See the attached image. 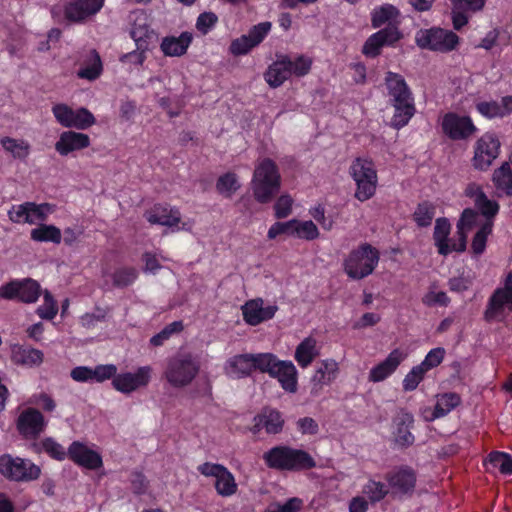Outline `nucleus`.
I'll return each instance as SVG.
<instances>
[{
	"mask_svg": "<svg viewBox=\"0 0 512 512\" xmlns=\"http://www.w3.org/2000/svg\"><path fill=\"white\" fill-rule=\"evenodd\" d=\"M226 371L232 378L249 376L254 371L252 354H240L230 358L226 364Z\"/></svg>",
	"mask_w": 512,
	"mask_h": 512,
	"instance_id": "obj_32",
	"label": "nucleus"
},
{
	"mask_svg": "<svg viewBox=\"0 0 512 512\" xmlns=\"http://www.w3.org/2000/svg\"><path fill=\"white\" fill-rule=\"evenodd\" d=\"M137 275L138 273L134 268H119L113 273L114 285L126 287L135 281Z\"/></svg>",
	"mask_w": 512,
	"mask_h": 512,
	"instance_id": "obj_54",
	"label": "nucleus"
},
{
	"mask_svg": "<svg viewBox=\"0 0 512 512\" xmlns=\"http://www.w3.org/2000/svg\"><path fill=\"white\" fill-rule=\"evenodd\" d=\"M293 199L289 194L281 195L274 204L275 217L286 218L292 213Z\"/></svg>",
	"mask_w": 512,
	"mask_h": 512,
	"instance_id": "obj_56",
	"label": "nucleus"
},
{
	"mask_svg": "<svg viewBox=\"0 0 512 512\" xmlns=\"http://www.w3.org/2000/svg\"><path fill=\"white\" fill-rule=\"evenodd\" d=\"M338 371V364L334 360L322 361L319 368L315 371L311 379L312 387L311 393L319 395L324 385L330 384L336 377Z\"/></svg>",
	"mask_w": 512,
	"mask_h": 512,
	"instance_id": "obj_31",
	"label": "nucleus"
},
{
	"mask_svg": "<svg viewBox=\"0 0 512 512\" xmlns=\"http://www.w3.org/2000/svg\"><path fill=\"white\" fill-rule=\"evenodd\" d=\"M102 69V62L98 52L91 50L87 65L77 72V76L81 79L93 81L100 76Z\"/></svg>",
	"mask_w": 512,
	"mask_h": 512,
	"instance_id": "obj_41",
	"label": "nucleus"
},
{
	"mask_svg": "<svg viewBox=\"0 0 512 512\" xmlns=\"http://www.w3.org/2000/svg\"><path fill=\"white\" fill-rule=\"evenodd\" d=\"M89 145L90 138L87 134L69 130L60 134L59 139L55 143V150L61 156H67L74 151L85 149Z\"/></svg>",
	"mask_w": 512,
	"mask_h": 512,
	"instance_id": "obj_24",
	"label": "nucleus"
},
{
	"mask_svg": "<svg viewBox=\"0 0 512 512\" xmlns=\"http://www.w3.org/2000/svg\"><path fill=\"white\" fill-rule=\"evenodd\" d=\"M105 0H72L64 7L65 18L74 23L85 21L97 14Z\"/></svg>",
	"mask_w": 512,
	"mask_h": 512,
	"instance_id": "obj_17",
	"label": "nucleus"
},
{
	"mask_svg": "<svg viewBox=\"0 0 512 512\" xmlns=\"http://www.w3.org/2000/svg\"><path fill=\"white\" fill-rule=\"evenodd\" d=\"M255 46L252 45L251 40L246 35H242L241 37L233 40L230 45V52L235 55H245Z\"/></svg>",
	"mask_w": 512,
	"mask_h": 512,
	"instance_id": "obj_62",
	"label": "nucleus"
},
{
	"mask_svg": "<svg viewBox=\"0 0 512 512\" xmlns=\"http://www.w3.org/2000/svg\"><path fill=\"white\" fill-rule=\"evenodd\" d=\"M442 130L452 140H465L471 137L477 128L469 116L449 112L443 116Z\"/></svg>",
	"mask_w": 512,
	"mask_h": 512,
	"instance_id": "obj_13",
	"label": "nucleus"
},
{
	"mask_svg": "<svg viewBox=\"0 0 512 512\" xmlns=\"http://www.w3.org/2000/svg\"><path fill=\"white\" fill-rule=\"evenodd\" d=\"M68 456L77 465L90 470H95L102 466L101 456L78 441L70 445L68 448Z\"/></svg>",
	"mask_w": 512,
	"mask_h": 512,
	"instance_id": "obj_23",
	"label": "nucleus"
},
{
	"mask_svg": "<svg viewBox=\"0 0 512 512\" xmlns=\"http://www.w3.org/2000/svg\"><path fill=\"white\" fill-rule=\"evenodd\" d=\"M414 424V417L411 413L400 411L393 419V435L397 444L408 447L414 441V435L411 433V428Z\"/></svg>",
	"mask_w": 512,
	"mask_h": 512,
	"instance_id": "obj_25",
	"label": "nucleus"
},
{
	"mask_svg": "<svg viewBox=\"0 0 512 512\" xmlns=\"http://www.w3.org/2000/svg\"><path fill=\"white\" fill-rule=\"evenodd\" d=\"M415 40L420 48L441 53L450 52L459 44L457 34L442 28L420 30L416 34Z\"/></svg>",
	"mask_w": 512,
	"mask_h": 512,
	"instance_id": "obj_7",
	"label": "nucleus"
},
{
	"mask_svg": "<svg viewBox=\"0 0 512 512\" xmlns=\"http://www.w3.org/2000/svg\"><path fill=\"white\" fill-rule=\"evenodd\" d=\"M239 188L240 184L238 183L237 176L234 173H226L220 176L216 183L217 191L228 198H230Z\"/></svg>",
	"mask_w": 512,
	"mask_h": 512,
	"instance_id": "obj_44",
	"label": "nucleus"
},
{
	"mask_svg": "<svg viewBox=\"0 0 512 512\" xmlns=\"http://www.w3.org/2000/svg\"><path fill=\"white\" fill-rule=\"evenodd\" d=\"M460 396L456 393H445L438 396L436 405L430 416H426V421L431 422L437 418L444 417L451 410L460 404Z\"/></svg>",
	"mask_w": 512,
	"mask_h": 512,
	"instance_id": "obj_35",
	"label": "nucleus"
},
{
	"mask_svg": "<svg viewBox=\"0 0 512 512\" xmlns=\"http://www.w3.org/2000/svg\"><path fill=\"white\" fill-rule=\"evenodd\" d=\"M218 17L213 12L201 13L196 21V28L202 33L207 34L217 23Z\"/></svg>",
	"mask_w": 512,
	"mask_h": 512,
	"instance_id": "obj_60",
	"label": "nucleus"
},
{
	"mask_svg": "<svg viewBox=\"0 0 512 512\" xmlns=\"http://www.w3.org/2000/svg\"><path fill=\"white\" fill-rule=\"evenodd\" d=\"M291 58L287 55H277V60L273 62L264 74L268 85L272 88L281 86L290 76Z\"/></svg>",
	"mask_w": 512,
	"mask_h": 512,
	"instance_id": "obj_26",
	"label": "nucleus"
},
{
	"mask_svg": "<svg viewBox=\"0 0 512 512\" xmlns=\"http://www.w3.org/2000/svg\"><path fill=\"white\" fill-rule=\"evenodd\" d=\"M476 109L481 115H483L486 118H489V119L496 118V117L502 118L500 108H499V103L496 101L479 102L476 104Z\"/></svg>",
	"mask_w": 512,
	"mask_h": 512,
	"instance_id": "obj_63",
	"label": "nucleus"
},
{
	"mask_svg": "<svg viewBox=\"0 0 512 512\" xmlns=\"http://www.w3.org/2000/svg\"><path fill=\"white\" fill-rule=\"evenodd\" d=\"M379 258H347L345 271L353 279H361L371 274Z\"/></svg>",
	"mask_w": 512,
	"mask_h": 512,
	"instance_id": "obj_33",
	"label": "nucleus"
},
{
	"mask_svg": "<svg viewBox=\"0 0 512 512\" xmlns=\"http://www.w3.org/2000/svg\"><path fill=\"white\" fill-rule=\"evenodd\" d=\"M28 215L25 218V223L36 224L38 222H44L49 214L55 211V205L50 203L37 204L35 202H29Z\"/></svg>",
	"mask_w": 512,
	"mask_h": 512,
	"instance_id": "obj_40",
	"label": "nucleus"
},
{
	"mask_svg": "<svg viewBox=\"0 0 512 512\" xmlns=\"http://www.w3.org/2000/svg\"><path fill=\"white\" fill-rule=\"evenodd\" d=\"M385 83L395 109L391 125L396 129H400L409 122L415 113L412 93L405 79L400 74L387 72Z\"/></svg>",
	"mask_w": 512,
	"mask_h": 512,
	"instance_id": "obj_1",
	"label": "nucleus"
},
{
	"mask_svg": "<svg viewBox=\"0 0 512 512\" xmlns=\"http://www.w3.org/2000/svg\"><path fill=\"white\" fill-rule=\"evenodd\" d=\"M283 426L282 414L276 409L266 407L253 418V426L250 431L254 435L259 434L262 429L268 434H278L282 431Z\"/></svg>",
	"mask_w": 512,
	"mask_h": 512,
	"instance_id": "obj_18",
	"label": "nucleus"
},
{
	"mask_svg": "<svg viewBox=\"0 0 512 512\" xmlns=\"http://www.w3.org/2000/svg\"><path fill=\"white\" fill-rule=\"evenodd\" d=\"M130 19L132 24L130 35L136 47L149 50L150 45L156 40V33L150 28L147 14L142 10H136L130 14Z\"/></svg>",
	"mask_w": 512,
	"mask_h": 512,
	"instance_id": "obj_14",
	"label": "nucleus"
},
{
	"mask_svg": "<svg viewBox=\"0 0 512 512\" xmlns=\"http://www.w3.org/2000/svg\"><path fill=\"white\" fill-rule=\"evenodd\" d=\"M435 214V204L430 201H422L417 204L412 217L419 228H426L432 224Z\"/></svg>",
	"mask_w": 512,
	"mask_h": 512,
	"instance_id": "obj_36",
	"label": "nucleus"
},
{
	"mask_svg": "<svg viewBox=\"0 0 512 512\" xmlns=\"http://www.w3.org/2000/svg\"><path fill=\"white\" fill-rule=\"evenodd\" d=\"M406 356L402 350L394 349L384 361L370 370L369 380L372 382L385 380L397 369Z\"/></svg>",
	"mask_w": 512,
	"mask_h": 512,
	"instance_id": "obj_27",
	"label": "nucleus"
},
{
	"mask_svg": "<svg viewBox=\"0 0 512 512\" xmlns=\"http://www.w3.org/2000/svg\"><path fill=\"white\" fill-rule=\"evenodd\" d=\"M393 494H411L416 484V474L413 469L403 466L388 473L385 477Z\"/></svg>",
	"mask_w": 512,
	"mask_h": 512,
	"instance_id": "obj_20",
	"label": "nucleus"
},
{
	"mask_svg": "<svg viewBox=\"0 0 512 512\" xmlns=\"http://www.w3.org/2000/svg\"><path fill=\"white\" fill-rule=\"evenodd\" d=\"M215 488L218 494L224 497L231 496L236 492L237 484L234 476L227 468L216 478Z\"/></svg>",
	"mask_w": 512,
	"mask_h": 512,
	"instance_id": "obj_43",
	"label": "nucleus"
},
{
	"mask_svg": "<svg viewBox=\"0 0 512 512\" xmlns=\"http://www.w3.org/2000/svg\"><path fill=\"white\" fill-rule=\"evenodd\" d=\"M183 329L181 321H174L163 328L158 334L150 339V343L154 346H161L168 340L174 333L180 332Z\"/></svg>",
	"mask_w": 512,
	"mask_h": 512,
	"instance_id": "obj_52",
	"label": "nucleus"
},
{
	"mask_svg": "<svg viewBox=\"0 0 512 512\" xmlns=\"http://www.w3.org/2000/svg\"><path fill=\"white\" fill-rule=\"evenodd\" d=\"M31 239L37 242H52L59 244L62 240L61 230L54 225L41 223L38 227L32 229Z\"/></svg>",
	"mask_w": 512,
	"mask_h": 512,
	"instance_id": "obj_37",
	"label": "nucleus"
},
{
	"mask_svg": "<svg viewBox=\"0 0 512 512\" xmlns=\"http://www.w3.org/2000/svg\"><path fill=\"white\" fill-rule=\"evenodd\" d=\"M262 299H254L246 302L242 307L244 320L252 326H256L274 317L277 306L269 305L264 307Z\"/></svg>",
	"mask_w": 512,
	"mask_h": 512,
	"instance_id": "obj_22",
	"label": "nucleus"
},
{
	"mask_svg": "<svg viewBox=\"0 0 512 512\" xmlns=\"http://www.w3.org/2000/svg\"><path fill=\"white\" fill-rule=\"evenodd\" d=\"M40 285L37 281L27 278L14 280L0 287V296L5 299H18L25 303L36 302L40 296Z\"/></svg>",
	"mask_w": 512,
	"mask_h": 512,
	"instance_id": "obj_11",
	"label": "nucleus"
},
{
	"mask_svg": "<svg viewBox=\"0 0 512 512\" xmlns=\"http://www.w3.org/2000/svg\"><path fill=\"white\" fill-rule=\"evenodd\" d=\"M492 232V222L487 221L473 237L471 248L474 254H482L486 247L487 237Z\"/></svg>",
	"mask_w": 512,
	"mask_h": 512,
	"instance_id": "obj_48",
	"label": "nucleus"
},
{
	"mask_svg": "<svg viewBox=\"0 0 512 512\" xmlns=\"http://www.w3.org/2000/svg\"><path fill=\"white\" fill-rule=\"evenodd\" d=\"M42 447L46 453L56 460H63L68 454L62 445L58 444L51 438L45 439L42 442Z\"/></svg>",
	"mask_w": 512,
	"mask_h": 512,
	"instance_id": "obj_61",
	"label": "nucleus"
},
{
	"mask_svg": "<svg viewBox=\"0 0 512 512\" xmlns=\"http://www.w3.org/2000/svg\"><path fill=\"white\" fill-rule=\"evenodd\" d=\"M296 228V237L298 238L313 240L318 237V228L311 220L304 222L298 221Z\"/></svg>",
	"mask_w": 512,
	"mask_h": 512,
	"instance_id": "obj_58",
	"label": "nucleus"
},
{
	"mask_svg": "<svg viewBox=\"0 0 512 512\" xmlns=\"http://www.w3.org/2000/svg\"><path fill=\"white\" fill-rule=\"evenodd\" d=\"M252 358L254 370H259L260 372L268 373L269 375H271L279 361V359L272 353L252 354Z\"/></svg>",
	"mask_w": 512,
	"mask_h": 512,
	"instance_id": "obj_45",
	"label": "nucleus"
},
{
	"mask_svg": "<svg viewBox=\"0 0 512 512\" xmlns=\"http://www.w3.org/2000/svg\"><path fill=\"white\" fill-rule=\"evenodd\" d=\"M318 355L317 341L311 336L305 338L295 350V359L303 368L308 367Z\"/></svg>",
	"mask_w": 512,
	"mask_h": 512,
	"instance_id": "obj_34",
	"label": "nucleus"
},
{
	"mask_svg": "<svg viewBox=\"0 0 512 512\" xmlns=\"http://www.w3.org/2000/svg\"><path fill=\"white\" fill-rule=\"evenodd\" d=\"M52 112L58 123L66 128L85 130L96 123L94 115L84 107L73 110L66 104H57Z\"/></svg>",
	"mask_w": 512,
	"mask_h": 512,
	"instance_id": "obj_9",
	"label": "nucleus"
},
{
	"mask_svg": "<svg viewBox=\"0 0 512 512\" xmlns=\"http://www.w3.org/2000/svg\"><path fill=\"white\" fill-rule=\"evenodd\" d=\"M489 462L501 473L512 474V457L503 452H493L489 455Z\"/></svg>",
	"mask_w": 512,
	"mask_h": 512,
	"instance_id": "obj_51",
	"label": "nucleus"
},
{
	"mask_svg": "<svg viewBox=\"0 0 512 512\" xmlns=\"http://www.w3.org/2000/svg\"><path fill=\"white\" fill-rule=\"evenodd\" d=\"M505 307L512 312V272H509L504 281V287L497 288L488 300L484 319L487 322L503 321Z\"/></svg>",
	"mask_w": 512,
	"mask_h": 512,
	"instance_id": "obj_8",
	"label": "nucleus"
},
{
	"mask_svg": "<svg viewBox=\"0 0 512 512\" xmlns=\"http://www.w3.org/2000/svg\"><path fill=\"white\" fill-rule=\"evenodd\" d=\"M451 234V223L448 218L440 217L435 220L433 230V242L438 254L447 256L451 253H463L464 251H452V246L457 243V231L453 237Z\"/></svg>",
	"mask_w": 512,
	"mask_h": 512,
	"instance_id": "obj_16",
	"label": "nucleus"
},
{
	"mask_svg": "<svg viewBox=\"0 0 512 512\" xmlns=\"http://www.w3.org/2000/svg\"><path fill=\"white\" fill-rule=\"evenodd\" d=\"M0 473L11 481L30 482L39 478L41 469L28 459L4 454L0 456Z\"/></svg>",
	"mask_w": 512,
	"mask_h": 512,
	"instance_id": "obj_6",
	"label": "nucleus"
},
{
	"mask_svg": "<svg viewBox=\"0 0 512 512\" xmlns=\"http://www.w3.org/2000/svg\"><path fill=\"white\" fill-rule=\"evenodd\" d=\"M270 376L277 378L285 391H297V370L291 361L279 360Z\"/></svg>",
	"mask_w": 512,
	"mask_h": 512,
	"instance_id": "obj_29",
	"label": "nucleus"
},
{
	"mask_svg": "<svg viewBox=\"0 0 512 512\" xmlns=\"http://www.w3.org/2000/svg\"><path fill=\"white\" fill-rule=\"evenodd\" d=\"M144 217L150 224L170 228L178 226L181 222L180 211L167 204H155L151 209L145 212Z\"/></svg>",
	"mask_w": 512,
	"mask_h": 512,
	"instance_id": "obj_21",
	"label": "nucleus"
},
{
	"mask_svg": "<svg viewBox=\"0 0 512 512\" xmlns=\"http://www.w3.org/2000/svg\"><path fill=\"white\" fill-rule=\"evenodd\" d=\"M199 368V363L191 354H179L167 360L163 376L174 388H182L193 381Z\"/></svg>",
	"mask_w": 512,
	"mask_h": 512,
	"instance_id": "obj_5",
	"label": "nucleus"
},
{
	"mask_svg": "<svg viewBox=\"0 0 512 512\" xmlns=\"http://www.w3.org/2000/svg\"><path fill=\"white\" fill-rule=\"evenodd\" d=\"M151 377V368L142 366L135 373H122L112 380L113 387L122 393L129 394L140 387H145Z\"/></svg>",
	"mask_w": 512,
	"mask_h": 512,
	"instance_id": "obj_15",
	"label": "nucleus"
},
{
	"mask_svg": "<svg viewBox=\"0 0 512 512\" xmlns=\"http://www.w3.org/2000/svg\"><path fill=\"white\" fill-rule=\"evenodd\" d=\"M296 225H298V220L296 219L287 222H276L269 228L268 238L274 239L282 234L296 237Z\"/></svg>",
	"mask_w": 512,
	"mask_h": 512,
	"instance_id": "obj_50",
	"label": "nucleus"
},
{
	"mask_svg": "<svg viewBox=\"0 0 512 512\" xmlns=\"http://www.w3.org/2000/svg\"><path fill=\"white\" fill-rule=\"evenodd\" d=\"M0 144L3 149L10 153L15 159L24 160L30 153V145L25 140L3 137L0 140Z\"/></svg>",
	"mask_w": 512,
	"mask_h": 512,
	"instance_id": "obj_38",
	"label": "nucleus"
},
{
	"mask_svg": "<svg viewBox=\"0 0 512 512\" xmlns=\"http://www.w3.org/2000/svg\"><path fill=\"white\" fill-rule=\"evenodd\" d=\"M499 149L500 141L496 135L486 133L481 136L475 144L473 167L481 171L487 170L498 157Z\"/></svg>",
	"mask_w": 512,
	"mask_h": 512,
	"instance_id": "obj_10",
	"label": "nucleus"
},
{
	"mask_svg": "<svg viewBox=\"0 0 512 512\" xmlns=\"http://www.w3.org/2000/svg\"><path fill=\"white\" fill-rule=\"evenodd\" d=\"M271 26L272 24L269 21L261 22L253 26L250 29L249 33L246 35V37H249V40H251L252 45L256 47L263 41V39L269 33Z\"/></svg>",
	"mask_w": 512,
	"mask_h": 512,
	"instance_id": "obj_57",
	"label": "nucleus"
},
{
	"mask_svg": "<svg viewBox=\"0 0 512 512\" xmlns=\"http://www.w3.org/2000/svg\"><path fill=\"white\" fill-rule=\"evenodd\" d=\"M58 308L57 304L54 301L52 295L48 292H44V303L37 309L38 315L42 319L51 320L53 319L57 314Z\"/></svg>",
	"mask_w": 512,
	"mask_h": 512,
	"instance_id": "obj_55",
	"label": "nucleus"
},
{
	"mask_svg": "<svg viewBox=\"0 0 512 512\" xmlns=\"http://www.w3.org/2000/svg\"><path fill=\"white\" fill-rule=\"evenodd\" d=\"M363 493L367 495L372 503H376L385 498V496L389 493V489L384 483L380 481L370 480L363 487Z\"/></svg>",
	"mask_w": 512,
	"mask_h": 512,
	"instance_id": "obj_47",
	"label": "nucleus"
},
{
	"mask_svg": "<svg viewBox=\"0 0 512 512\" xmlns=\"http://www.w3.org/2000/svg\"><path fill=\"white\" fill-rule=\"evenodd\" d=\"M281 176L275 162L269 158L262 160L256 167L251 181L255 200L261 204L269 203L279 192Z\"/></svg>",
	"mask_w": 512,
	"mask_h": 512,
	"instance_id": "obj_2",
	"label": "nucleus"
},
{
	"mask_svg": "<svg viewBox=\"0 0 512 512\" xmlns=\"http://www.w3.org/2000/svg\"><path fill=\"white\" fill-rule=\"evenodd\" d=\"M422 302L429 307L439 305V306H447L450 302L449 297L446 295L445 292H435V291H429L427 294L424 295L422 298Z\"/></svg>",
	"mask_w": 512,
	"mask_h": 512,
	"instance_id": "obj_64",
	"label": "nucleus"
},
{
	"mask_svg": "<svg viewBox=\"0 0 512 512\" xmlns=\"http://www.w3.org/2000/svg\"><path fill=\"white\" fill-rule=\"evenodd\" d=\"M426 373L427 371L420 365L414 366L403 380V389L405 391L415 390L418 384L423 380Z\"/></svg>",
	"mask_w": 512,
	"mask_h": 512,
	"instance_id": "obj_53",
	"label": "nucleus"
},
{
	"mask_svg": "<svg viewBox=\"0 0 512 512\" xmlns=\"http://www.w3.org/2000/svg\"><path fill=\"white\" fill-rule=\"evenodd\" d=\"M44 427V417L37 409L27 408L18 416L17 429L25 438H36L44 430Z\"/></svg>",
	"mask_w": 512,
	"mask_h": 512,
	"instance_id": "obj_19",
	"label": "nucleus"
},
{
	"mask_svg": "<svg viewBox=\"0 0 512 512\" xmlns=\"http://www.w3.org/2000/svg\"><path fill=\"white\" fill-rule=\"evenodd\" d=\"M478 217V212L471 208L463 210L456 224L458 240L457 243L452 246V251L466 250L468 232L476 225Z\"/></svg>",
	"mask_w": 512,
	"mask_h": 512,
	"instance_id": "obj_28",
	"label": "nucleus"
},
{
	"mask_svg": "<svg viewBox=\"0 0 512 512\" xmlns=\"http://www.w3.org/2000/svg\"><path fill=\"white\" fill-rule=\"evenodd\" d=\"M192 40V33L185 31L182 32L178 37H164L160 44V48L165 56L180 57L187 52V49L191 44Z\"/></svg>",
	"mask_w": 512,
	"mask_h": 512,
	"instance_id": "obj_30",
	"label": "nucleus"
},
{
	"mask_svg": "<svg viewBox=\"0 0 512 512\" xmlns=\"http://www.w3.org/2000/svg\"><path fill=\"white\" fill-rule=\"evenodd\" d=\"M399 11L391 4H384L373 10L371 14V25L373 28H379L387 22L397 18Z\"/></svg>",
	"mask_w": 512,
	"mask_h": 512,
	"instance_id": "obj_42",
	"label": "nucleus"
},
{
	"mask_svg": "<svg viewBox=\"0 0 512 512\" xmlns=\"http://www.w3.org/2000/svg\"><path fill=\"white\" fill-rule=\"evenodd\" d=\"M444 355L445 350L443 348H434L429 351L425 359L419 365L428 372L442 362Z\"/></svg>",
	"mask_w": 512,
	"mask_h": 512,
	"instance_id": "obj_59",
	"label": "nucleus"
},
{
	"mask_svg": "<svg viewBox=\"0 0 512 512\" xmlns=\"http://www.w3.org/2000/svg\"><path fill=\"white\" fill-rule=\"evenodd\" d=\"M401 37L402 34L397 26L389 23L365 41L362 53L367 57L375 58L380 55L382 47L394 45Z\"/></svg>",
	"mask_w": 512,
	"mask_h": 512,
	"instance_id": "obj_12",
	"label": "nucleus"
},
{
	"mask_svg": "<svg viewBox=\"0 0 512 512\" xmlns=\"http://www.w3.org/2000/svg\"><path fill=\"white\" fill-rule=\"evenodd\" d=\"M493 182L498 190L512 196V170L509 163H503L493 173Z\"/></svg>",
	"mask_w": 512,
	"mask_h": 512,
	"instance_id": "obj_39",
	"label": "nucleus"
},
{
	"mask_svg": "<svg viewBox=\"0 0 512 512\" xmlns=\"http://www.w3.org/2000/svg\"><path fill=\"white\" fill-rule=\"evenodd\" d=\"M349 174L356 183L355 198L364 202L372 198L377 187V172L369 158H356L349 168Z\"/></svg>",
	"mask_w": 512,
	"mask_h": 512,
	"instance_id": "obj_4",
	"label": "nucleus"
},
{
	"mask_svg": "<svg viewBox=\"0 0 512 512\" xmlns=\"http://www.w3.org/2000/svg\"><path fill=\"white\" fill-rule=\"evenodd\" d=\"M14 359L28 366L39 365L43 361V353L33 348H20L14 352Z\"/></svg>",
	"mask_w": 512,
	"mask_h": 512,
	"instance_id": "obj_46",
	"label": "nucleus"
},
{
	"mask_svg": "<svg viewBox=\"0 0 512 512\" xmlns=\"http://www.w3.org/2000/svg\"><path fill=\"white\" fill-rule=\"evenodd\" d=\"M266 465L278 470H301L315 466L313 458L305 451L287 446H276L265 452Z\"/></svg>",
	"mask_w": 512,
	"mask_h": 512,
	"instance_id": "obj_3",
	"label": "nucleus"
},
{
	"mask_svg": "<svg viewBox=\"0 0 512 512\" xmlns=\"http://www.w3.org/2000/svg\"><path fill=\"white\" fill-rule=\"evenodd\" d=\"M475 206L487 220L495 217L499 211L498 203L488 199L485 193L479 194L478 199H475Z\"/></svg>",
	"mask_w": 512,
	"mask_h": 512,
	"instance_id": "obj_49",
	"label": "nucleus"
}]
</instances>
